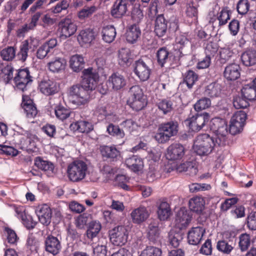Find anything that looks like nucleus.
Instances as JSON below:
<instances>
[{
	"mask_svg": "<svg viewBox=\"0 0 256 256\" xmlns=\"http://www.w3.org/2000/svg\"><path fill=\"white\" fill-rule=\"evenodd\" d=\"M211 128L216 132V138L206 134L198 136L194 144V150L197 154L207 156L210 154L216 146L226 145L228 134V126L225 121L218 118L212 120Z\"/></svg>",
	"mask_w": 256,
	"mask_h": 256,
	"instance_id": "f257e3e1",
	"label": "nucleus"
},
{
	"mask_svg": "<svg viewBox=\"0 0 256 256\" xmlns=\"http://www.w3.org/2000/svg\"><path fill=\"white\" fill-rule=\"evenodd\" d=\"M82 77L81 83L72 86L70 89L72 102L78 106L88 102L90 92L96 88L99 78L98 74L92 68L84 70Z\"/></svg>",
	"mask_w": 256,
	"mask_h": 256,
	"instance_id": "f03ea898",
	"label": "nucleus"
},
{
	"mask_svg": "<svg viewBox=\"0 0 256 256\" xmlns=\"http://www.w3.org/2000/svg\"><path fill=\"white\" fill-rule=\"evenodd\" d=\"M88 170V165L82 160H75L68 164L67 175L72 182H78L84 180Z\"/></svg>",
	"mask_w": 256,
	"mask_h": 256,
	"instance_id": "7ed1b4c3",
	"label": "nucleus"
},
{
	"mask_svg": "<svg viewBox=\"0 0 256 256\" xmlns=\"http://www.w3.org/2000/svg\"><path fill=\"white\" fill-rule=\"evenodd\" d=\"M178 130V124L176 120H170L159 126L158 132L155 136L156 140L160 143H165Z\"/></svg>",
	"mask_w": 256,
	"mask_h": 256,
	"instance_id": "20e7f679",
	"label": "nucleus"
},
{
	"mask_svg": "<svg viewBox=\"0 0 256 256\" xmlns=\"http://www.w3.org/2000/svg\"><path fill=\"white\" fill-rule=\"evenodd\" d=\"M129 98L128 102L134 110L138 111L144 108L147 104L146 98L142 89L139 86H132L128 91Z\"/></svg>",
	"mask_w": 256,
	"mask_h": 256,
	"instance_id": "39448f33",
	"label": "nucleus"
},
{
	"mask_svg": "<svg viewBox=\"0 0 256 256\" xmlns=\"http://www.w3.org/2000/svg\"><path fill=\"white\" fill-rule=\"evenodd\" d=\"M246 119L247 114L244 112L240 110L235 112L230 119L229 126L230 133L232 135L240 133L246 124Z\"/></svg>",
	"mask_w": 256,
	"mask_h": 256,
	"instance_id": "423d86ee",
	"label": "nucleus"
},
{
	"mask_svg": "<svg viewBox=\"0 0 256 256\" xmlns=\"http://www.w3.org/2000/svg\"><path fill=\"white\" fill-rule=\"evenodd\" d=\"M194 210L193 209H180L176 215V226L180 230L186 228L192 221L194 212Z\"/></svg>",
	"mask_w": 256,
	"mask_h": 256,
	"instance_id": "0eeeda50",
	"label": "nucleus"
},
{
	"mask_svg": "<svg viewBox=\"0 0 256 256\" xmlns=\"http://www.w3.org/2000/svg\"><path fill=\"white\" fill-rule=\"evenodd\" d=\"M128 237V231L124 226L116 227L110 233V240L116 246L124 245L127 242Z\"/></svg>",
	"mask_w": 256,
	"mask_h": 256,
	"instance_id": "6e6552de",
	"label": "nucleus"
},
{
	"mask_svg": "<svg viewBox=\"0 0 256 256\" xmlns=\"http://www.w3.org/2000/svg\"><path fill=\"white\" fill-rule=\"evenodd\" d=\"M209 120V115L208 113L199 114H196L188 118L185 120V124L192 131H199Z\"/></svg>",
	"mask_w": 256,
	"mask_h": 256,
	"instance_id": "1a4fd4ad",
	"label": "nucleus"
},
{
	"mask_svg": "<svg viewBox=\"0 0 256 256\" xmlns=\"http://www.w3.org/2000/svg\"><path fill=\"white\" fill-rule=\"evenodd\" d=\"M44 248L46 252L56 256L60 253L62 246L57 237L48 234L44 239Z\"/></svg>",
	"mask_w": 256,
	"mask_h": 256,
	"instance_id": "9d476101",
	"label": "nucleus"
},
{
	"mask_svg": "<svg viewBox=\"0 0 256 256\" xmlns=\"http://www.w3.org/2000/svg\"><path fill=\"white\" fill-rule=\"evenodd\" d=\"M32 81V77L27 69L20 70L14 78V83L18 88L24 91L26 86Z\"/></svg>",
	"mask_w": 256,
	"mask_h": 256,
	"instance_id": "9b49d317",
	"label": "nucleus"
},
{
	"mask_svg": "<svg viewBox=\"0 0 256 256\" xmlns=\"http://www.w3.org/2000/svg\"><path fill=\"white\" fill-rule=\"evenodd\" d=\"M134 72L142 81L148 80L151 72V70L146 63L142 59L135 62L134 64Z\"/></svg>",
	"mask_w": 256,
	"mask_h": 256,
	"instance_id": "f8f14e48",
	"label": "nucleus"
},
{
	"mask_svg": "<svg viewBox=\"0 0 256 256\" xmlns=\"http://www.w3.org/2000/svg\"><path fill=\"white\" fill-rule=\"evenodd\" d=\"M185 150L182 144L179 143L172 144L167 148L166 157L167 159L172 160L182 159L184 155Z\"/></svg>",
	"mask_w": 256,
	"mask_h": 256,
	"instance_id": "ddd939ff",
	"label": "nucleus"
},
{
	"mask_svg": "<svg viewBox=\"0 0 256 256\" xmlns=\"http://www.w3.org/2000/svg\"><path fill=\"white\" fill-rule=\"evenodd\" d=\"M21 106L28 118H34L38 114L36 104L28 96H22Z\"/></svg>",
	"mask_w": 256,
	"mask_h": 256,
	"instance_id": "4468645a",
	"label": "nucleus"
},
{
	"mask_svg": "<svg viewBox=\"0 0 256 256\" xmlns=\"http://www.w3.org/2000/svg\"><path fill=\"white\" fill-rule=\"evenodd\" d=\"M108 83L113 90H118L122 89L126 86V80L122 74L114 72L109 76Z\"/></svg>",
	"mask_w": 256,
	"mask_h": 256,
	"instance_id": "2eb2a0df",
	"label": "nucleus"
},
{
	"mask_svg": "<svg viewBox=\"0 0 256 256\" xmlns=\"http://www.w3.org/2000/svg\"><path fill=\"white\" fill-rule=\"evenodd\" d=\"M100 151L103 158L110 161L116 160L120 157V152L114 146H101Z\"/></svg>",
	"mask_w": 256,
	"mask_h": 256,
	"instance_id": "dca6fc26",
	"label": "nucleus"
},
{
	"mask_svg": "<svg viewBox=\"0 0 256 256\" xmlns=\"http://www.w3.org/2000/svg\"><path fill=\"white\" fill-rule=\"evenodd\" d=\"M39 88L40 92L47 96L54 95L59 90L56 83L49 79L42 80L39 84Z\"/></svg>",
	"mask_w": 256,
	"mask_h": 256,
	"instance_id": "f3484780",
	"label": "nucleus"
},
{
	"mask_svg": "<svg viewBox=\"0 0 256 256\" xmlns=\"http://www.w3.org/2000/svg\"><path fill=\"white\" fill-rule=\"evenodd\" d=\"M128 11V4L124 0H116L110 10L111 15L114 18H121Z\"/></svg>",
	"mask_w": 256,
	"mask_h": 256,
	"instance_id": "a211bd4d",
	"label": "nucleus"
},
{
	"mask_svg": "<svg viewBox=\"0 0 256 256\" xmlns=\"http://www.w3.org/2000/svg\"><path fill=\"white\" fill-rule=\"evenodd\" d=\"M16 216L20 219L24 226L28 230L33 229L36 222H35L32 216L26 209H15Z\"/></svg>",
	"mask_w": 256,
	"mask_h": 256,
	"instance_id": "6ab92c4d",
	"label": "nucleus"
},
{
	"mask_svg": "<svg viewBox=\"0 0 256 256\" xmlns=\"http://www.w3.org/2000/svg\"><path fill=\"white\" fill-rule=\"evenodd\" d=\"M205 230L201 226L192 228L188 233V242L192 245H197L202 240Z\"/></svg>",
	"mask_w": 256,
	"mask_h": 256,
	"instance_id": "aec40b11",
	"label": "nucleus"
},
{
	"mask_svg": "<svg viewBox=\"0 0 256 256\" xmlns=\"http://www.w3.org/2000/svg\"><path fill=\"white\" fill-rule=\"evenodd\" d=\"M160 234L159 222L158 220L150 221L146 229V236L149 240L156 242L160 238Z\"/></svg>",
	"mask_w": 256,
	"mask_h": 256,
	"instance_id": "412c9836",
	"label": "nucleus"
},
{
	"mask_svg": "<svg viewBox=\"0 0 256 256\" xmlns=\"http://www.w3.org/2000/svg\"><path fill=\"white\" fill-rule=\"evenodd\" d=\"M62 36L66 38L70 37L73 35L77 30V26L70 18H64L59 24Z\"/></svg>",
	"mask_w": 256,
	"mask_h": 256,
	"instance_id": "4be33fe9",
	"label": "nucleus"
},
{
	"mask_svg": "<svg viewBox=\"0 0 256 256\" xmlns=\"http://www.w3.org/2000/svg\"><path fill=\"white\" fill-rule=\"evenodd\" d=\"M168 31V22L163 14H158L156 17L154 32L158 37L164 36Z\"/></svg>",
	"mask_w": 256,
	"mask_h": 256,
	"instance_id": "5701e85b",
	"label": "nucleus"
},
{
	"mask_svg": "<svg viewBox=\"0 0 256 256\" xmlns=\"http://www.w3.org/2000/svg\"><path fill=\"white\" fill-rule=\"evenodd\" d=\"M240 74V68L236 64H231L225 68L224 72V78L228 80H235Z\"/></svg>",
	"mask_w": 256,
	"mask_h": 256,
	"instance_id": "b1692460",
	"label": "nucleus"
},
{
	"mask_svg": "<svg viewBox=\"0 0 256 256\" xmlns=\"http://www.w3.org/2000/svg\"><path fill=\"white\" fill-rule=\"evenodd\" d=\"M70 128L81 133L88 134L94 130V126L88 121L80 120L71 124Z\"/></svg>",
	"mask_w": 256,
	"mask_h": 256,
	"instance_id": "393cba45",
	"label": "nucleus"
},
{
	"mask_svg": "<svg viewBox=\"0 0 256 256\" xmlns=\"http://www.w3.org/2000/svg\"><path fill=\"white\" fill-rule=\"evenodd\" d=\"M125 164L127 167L134 172L141 170L144 166L142 159L135 155L126 158L125 160Z\"/></svg>",
	"mask_w": 256,
	"mask_h": 256,
	"instance_id": "a878e982",
	"label": "nucleus"
},
{
	"mask_svg": "<svg viewBox=\"0 0 256 256\" xmlns=\"http://www.w3.org/2000/svg\"><path fill=\"white\" fill-rule=\"evenodd\" d=\"M77 38L82 46L84 44H90L95 38L94 32L92 29L90 28L82 30Z\"/></svg>",
	"mask_w": 256,
	"mask_h": 256,
	"instance_id": "bb28decb",
	"label": "nucleus"
},
{
	"mask_svg": "<svg viewBox=\"0 0 256 256\" xmlns=\"http://www.w3.org/2000/svg\"><path fill=\"white\" fill-rule=\"evenodd\" d=\"M66 66V60L61 58L56 57L48 63L49 70L53 72H59L64 70Z\"/></svg>",
	"mask_w": 256,
	"mask_h": 256,
	"instance_id": "cd10ccee",
	"label": "nucleus"
},
{
	"mask_svg": "<svg viewBox=\"0 0 256 256\" xmlns=\"http://www.w3.org/2000/svg\"><path fill=\"white\" fill-rule=\"evenodd\" d=\"M242 64L246 66H250L256 64V50H248L241 54Z\"/></svg>",
	"mask_w": 256,
	"mask_h": 256,
	"instance_id": "c85d7f7f",
	"label": "nucleus"
},
{
	"mask_svg": "<svg viewBox=\"0 0 256 256\" xmlns=\"http://www.w3.org/2000/svg\"><path fill=\"white\" fill-rule=\"evenodd\" d=\"M150 212L147 209H134L131 216L134 223L140 224L145 221L149 216Z\"/></svg>",
	"mask_w": 256,
	"mask_h": 256,
	"instance_id": "c756f323",
	"label": "nucleus"
},
{
	"mask_svg": "<svg viewBox=\"0 0 256 256\" xmlns=\"http://www.w3.org/2000/svg\"><path fill=\"white\" fill-rule=\"evenodd\" d=\"M52 209H36V214L40 222L44 225L48 226L52 216Z\"/></svg>",
	"mask_w": 256,
	"mask_h": 256,
	"instance_id": "7c9ffc66",
	"label": "nucleus"
},
{
	"mask_svg": "<svg viewBox=\"0 0 256 256\" xmlns=\"http://www.w3.org/2000/svg\"><path fill=\"white\" fill-rule=\"evenodd\" d=\"M140 34L141 32L139 27L136 24H132L126 30V40L128 42L134 44L140 38Z\"/></svg>",
	"mask_w": 256,
	"mask_h": 256,
	"instance_id": "2f4dec72",
	"label": "nucleus"
},
{
	"mask_svg": "<svg viewBox=\"0 0 256 256\" xmlns=\"http://www.w3.org/2000/svg\"><path fill=\"white\" fill-rule=\"evenodd\" d=\"M101 228V224L98 221L94 220L90 222L86 232L87 238L92 240L97 237Z\"/></svg>",
	"mask_w": 256,
	"mask_h": 256,
	"instance_id": "473e14b6",
	"label": "nucleus"
},
{
	"mask_svg": "<svg viewBox=\"0 0 256 256\" xmlns=\"http://www.w3.org/2000/svg\"><path fill=\"white\" fill-rule=\"evenodd\" d=\"M158 64L164 66V64L168 62L172 56V54L166 47H162L158 50L156 54Z\"/></svg>",
	"mask_w": 256,
	"mask_h": 256,
	"instance_id": "72a5a7b5",
	"label": "nucleus"
},
{
	"mask_svg": "<svg viewBox=\"0 0 256 256\" xmlns=\"http://www.w3.org/2000/svg\"><path fill=\"white\" fill-rule=\"evenodd\" d=\"M70 68L76 72L80 71L84 67V58L79 54H75L71 56L70 60Z\"/></svg>",
	"mask_w": 256,
	"mask_h": 256,
	"instance_id": "f704fd0d",
	"label": "nucleus"
},
{
	"mask_svg": "<svg viewBox=\"0 0 256 256\" xmlns=\"http://www.w3.org/2000/svg\"><path fill=\"white\" fill-rule=\"evenodd\" d=\"M176 170L178 172H188L190 175H196L198 172V168L195 164L192 162H186L178 164Z\"/></svg>",
	"mask_w": 256,
	"mask_h": 256,
	"instance_id": "c9c22d12",
	"label": "nucleus"
},
{
	"mask_svg": "<svg viewBox=\"0 0 256 256\" xmlns=\"http://www.w3.org/2000/svg\"><path fill=\"white\" fill-rule=\"evenodd\" d=\"M101 34L102 38L105 42L110 43L116 38V29L112 26H106L102 28Z\"/></svg>",
	"mask_w": 256,
	"mask_h": 256,
	"instance_id": "e433bc0d",
	"label": "nucleus"
},
{
	"mask_svg": "<svg viewBox=\"0 0 256 256\" xmlns=\"http://www.w3.org/2000/svg\"><path fill=\"white\" fill-rule=\"evenodd\" d=\"M16 48L14 46H8L0 52V56L2 60L11 62L16 57Z\"/></svg>",
	"mask_w": 256,
	"mask_h": 256,
	"instance_id": "4c0bfd02",
	"label": "nucleus"
},
{
	"mask_svg": "<svg viewBox=\"0 0 256 256\" xmlns=\"http://www.w3.org/2000/svg\"><path fill=\"white\" fill-rule=\"evenodd\" d=\"M198 79V76L194 71L188 70L184 75L183 82L188 88H192Z\"/></svg>",
	"mask_w": 256,
	"mask_h": 256,
	"instance_id": "58836bf2",
	"label": "nucleus"
},
{
	"mask_svg": "<svg viewBox=\"0 0 256 256\" xmlns=\"http://www.w3.org/2000/svg\"><path fill=\"white\" fill-rule=\"evenodd\" d=\"M34 165L39 169L46 172H52L54 169V166L52 162L44 160L40 156L34 159Z\"/></svg>",
	"mask_w": 256,
	"mask_h": 256,
	"instance_id": "ea45409f",
	"label": "nucleus"
},
{
	"mask_svg": "<svg viewBox=\"0 0 256 256\" xmlns=\"http://www.w3.org/2000/svg\"><path fill=\"white\" fill-rule=\"evenodd\" d=\"M242 96L249 101L256 99V88L251 84L246 85L242 90Z\"/></svg>",
	"mask_w": 256,
	"mask_h": 256,
	"instance_id": "a19ab883",
	"label": "nucleus"
},
{
	"mask_svg": "<svg viewBox=\"0 0 256 256\" xmlns=\"http://www.w3.org/2000/svg\"><path fill=\"white\" fill-rule=\"evenodd\" d=\"M168 238L170 245L174 248H177L182 238L180 232H177L174 230H171L168 234Z\"/></svg>",
	"mask_w": 256,
	"mask_h": 256,
	"instance_id": "79ce46f5",
	"label": "nucleus"
},
{
	"mask_svg": "<svg viewBox=\"0 0 256 256\" xmlns=\"http://www.w3.org/2000/svg\"><path fill=\"white\" fill-rule=\"evenodd\" d=\"M234 248L232 242L230 244L226 240H220L216 244L217 250L225 254H230Z\"/></svg>",
	"mask_w": 256,
	"mask_h": 256,
	"instance_id": "37998d69",
	"label": "nucleus"
},
{
	"mask_svg": "<svg viewBox=\"0 0 256 256\" xmlns=\"http://www.w3.org/2000/svg\"><path fill=\"white\" fill-rule=\"evenodd\" d=\"M156 106L164 114L170 112L173 110V103L172 100L168 99H163L160 100L157 103Z\"/></svg>",
	"mask_w": 256,
	"mask_h": 256,
	"instance_id": "c03bdc74",
	"label": "nucleus"
},
{
	"mask_svg": "<svg viewBox=\"0 0 256 256\" xmlns=\"http://www.w3.org/2000/svg\"><path fill=\"white\" fill-rule=\"evenodd\" d=\"M130 50L126 48H122L118 52V62L122 66L128 65L130 63Z\"/></svg>",
	"mask_w": 256,
	"mask_h": 256,
	"instance_id": "a18cd8bd",
	"label": "nucleus"
},
{
	"mask_svg": "<svg viewBox=\"0 0 256 256\" xmlns=\"http://www.w3.org/2000/svg\"><path fill=\"white\" fill-rule=\"evenodd\" d=\"M220 85L218 83H212L207 86L206 93L210 97L218 96L220 94Z\"/></svg>",
	"mask_w": 256,
	"mask_h": 256,
	"instance_id": "49530a36",
	"label": "nucleus"
},
{
	"mask_svg": "<svg viewBox=\"0 0 256 256\" xmlns=\"http://www.w3.org/2000/svg\"><path fill=\"white\" fill-rule=\"evenodd\" d=\"M250 244V236L247 234H241L239 236L238 246L242 252L248 250Z\"/></svg>",
	"mask_w": 256,
	"mask_h": 256,
	"instance_id": "de8ad7c7",
	"label": "nucleus"
},
{
	"mask_svg": "<svg viewBox=\"0 0 256 256\" xmlns=\"http://www.w3.org/2000/svg\"><path fill=\"white\" fill-rule=\"evenodd\" d=\"M109 108L108 104H100L96 108L94 112V114L102 119L110 114L108 110Z\"/></svg>",
	"mask_w": 256,
	"mask_h": 256,
	"instance_id": "09e8293b",
	"label": "nucleus"
},
{
	"mask_svg": "<svg viewBox=\"0 0 256 256\" xmlns=\"http://www.w3.org/2000/svg\"><path fill=\"white\" fill-rule=\"evenodd\" d=\"M107 132L111 136H116L119 138H122L125 136V134L122 129H120L118 126L114 125L112 124L108 126Z\"/></svg>",
	"mask_w": 256,
	"mask_h": 256,
	"instance_id": "8fccbe9b",
	"label": "nucleus"
},
{
	"mask_svg": "<svg viewBox=\"0 0 256 256\" xmlns=\"http://www.w3.org/2000/svg\"><path fill=\"white\" fill-rule=\"evenodd\" d=\"M55 114L60 120L66 119L70 116V110L62 106H56L54 110Z\"/></svg>",
	"mask_w": 256,
	"mask_h": 256,
	"instance_id": "3c124183",
	"label": "nucleus"
},
{
	"mask_svg": "<svg viewBox=\"0 0 256 256\" xmlns=\"http://www.w3.org/2000/svg\"><path fill=\"white\" fill-rule=\"evenodd\" d=\"M140 256H162V250L156 247L146 246L142 252Z\"/></svg>",
	"mask_w": 256,
	"mask_h": 256,
	"instance_id": "603ef678",
	"label": "nucleus"
},
{
	"mask_svg": "<svg viewBox=\"0 0 256 256\" xmlns=\"http://www.w3.org/2000/svg\"><path fill=\"white\" fill-rule=\"evenodd\" d=\"M188 204L190 208H202L205 204V200L201 196H196L189 200Z\"/></svg>",
	"mask_w": 256,
	"mask_h": 256,
	"instance_id": "864d4df0",
	"label": "nucleus"
},
{
	"mask_svg": "<svg viewBox=\"0 0 256 256\" xmlns=\"http://www.w3.org/2000/svg\"><path fill=\"white\" fill-rule=\"evenodd\" d=\"M96 10V7L94 6L84 8L78 12V17L80 20L88 18L95 12Z\"/></svg>",
	"mask_w": 256,
	"mask_h": 256,
	"instance_id": "5fc2aeb1",
	"label": "nucleus"
},
{
	"mask_svg": "<svg viewBox=\"0 0 256 256\" xmlns=\"http://www.w3.org/2000/svg\"><path fill=\"white\" fill-rule=\"evenodd\" d=\"M210 104L211 102L208 98H202L194 104V108L196 111L198 112L209 108Z\"/></svg>",
	"mask_w": 256,
	"mask_h": 256,
	"instance_id": "6e6d98bb",
	"label": "nucleus"
},
{
	"mask_svg": "<svg viewBox=\"0 0 256 256\" xmlns=\"http://www.w3.org/2000/svg\"><path fill=\"white\" fill-rule=\"evenodd\" d=\"M19 152L14 148L4 144H0V154L12 156H16Z\"/></svg>",
	"mask_w": 256,
	"mask_h": 256,
	"instance_id": "4d7b16f0",
	"label": "nucleus"
},
{
	"mask_svg": "<svg viewBox=\"0 0 256 256\" xmlns=\"http://www.w3.org/2000/svg\"><path fill=\"white\" fill-rule=\"evenodd\" d=\"M69 6L70 2L68 0H62L54 6L52 8L51 10L52 13L58 14L61 12L62 10H67Z\"/></svg>",
	"mask_w": 256,
	"mask_h": 256,
	"instance_id": "13d9d810",
	"label": "nucleus"
},
{
	"mask_svg": "<svg viewBox=\"0 0 256 256\" xmlns=\"http://www.w3.org/2000/svg\"><path fill=\"white\" fill-rule=\"evenodd\" d=\"M248 100L245 98L244 96H236L234 98L233 104L236 109L244 108L249 106Z\"/></svg>",
	"mask_w": 256,
	"mask_h": 256,
	"instance_id": "bf43d9fd",
	"label": "nucleus"
},
{
	"mask_svg": "<svg viewBox=\"0 0 256 256\" xmlns=\"http://www.w3.org/2000/svg\"><path fill=\"white\" fill-rule=\"evenodd\" d=\"M230 10L224 8L222 11L218 14V20L219 21V26H221L225 25L228 20L230 19Z\"/></svg>",
	"mask_w": 256,
	"mask_h": 256,
	"instance_id": "052dcab7",
	"label": "nucleus"
},
{
	"mask_svg": "<svg viewBox=\"0 0 256 256\" xmlns=\"http://www.w3.org/2000/svg\"><path fill=\"white\" fill-rule=\"evenodd\" d=\"M90 214L87 213H84L80 214L76 220V228L82 229L86 226L88 219Z\"/></svg>",
	"mask_w": 256,
	"mask_h": 256,
	"instance_id": "680f3d73",
	"label": "nucleus"
},
{
	"mask_svg": "<svg viewBox=\"0 0 256 256\" xmlns=\"http://www.w3.org/2000/svg\"><path fill=\"white\" fill-rule=\"evenodd\" d=\"M210 188V186L206 184L193 183L189 185L190 191L191 192H197L200 191L209 190Z\"/></svg>",
	"mask_w": 256,
	"mask_h": 256,
	"instance_id": "e2e57ef3",
	"label": "nucleus"
},
{
	"mask_svg": "<svg viewBox=\"0 0 256 256\" xmlns=\"http://www.w3.org/2000/svg\"><path fill=\"white\" fill-rule=\"evenodd\" d=\"M218 44L214 42H208L205 46V53L209 56H214L218 50Z\"/></svg>",
	"mask_w": 256,
	"mask_h": 256,
	"instance_id": "0e129e2a",
	"label": "nucleus"
},
{
	"mask_svg": "<svg viewBox=\"0 0 256 256\" xmlns=\"http://www.w3.org/2000/svg\"><path fill=\"white\" fill-rule=\"evenodd\" d=\"M237 10L238 14L244 15L248 12L250 4L248 0H240L237 4Z\"/></svg>",
	"mask_w": 256,
	"mask_h": 256,
	"instance_id": "69168bd1",
	"label": "nucleus"
},
{
	"mask_svg": "<svg viewBox=\"0 0 256 256\" xmlns=\"http://www.w3.org/2000/svg\"><path fill=\"white\" fill-rule=\"evenodd\" d=\"M212 240L210 239H207L202 246L200 252L206 256H210L212 254Z\"/></svg>",
	"mask_w": 256,
	"mask_h": 256,
	"instance_id": "338daca9",
	"label": "nucleus"
},
{
	"mask_svg": "<svg viewBox=\"0 0 256 256\" xmlns=\"http://www.w3.org/2000/svg\"><path fill=\"white\" fill-rule=\"evenodd\" d=\"M247 225L251 230H256V211L250 213L247 218Z\"/></svg>",
	"mask_w": 256,
	"mask_h": 256,
	"instance_id": "774afa93",
	"label": "nucleus"
}]
</instances>
